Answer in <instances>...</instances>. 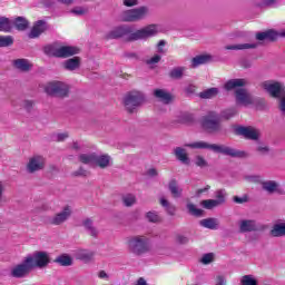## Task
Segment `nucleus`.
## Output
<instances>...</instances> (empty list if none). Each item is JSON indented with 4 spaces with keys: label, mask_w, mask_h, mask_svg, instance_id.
<instances>
[{
    "label": "nucleus",
    "mask_w": 285,
    "mask_h": 285,
    "mask_svg": "<svg viewBox=\"0 0 285 285\" xmlns=\"http://www.w3.org/2000/svg\"><path fill=\"white\" fill-rule=\"evenodd\" d=\"M159 32L157 24H148L144 28L135 30L132 26L121 24L104 36L105 41L115 39H124L126 43H132L135 41H146L151 37H155Z\"/></svg>",
    "instance_id": "1"
},
{
    "label": "nucleus",
    "mask_w": 285,
    "mask_h": 285,
    "mask_svg": "<svg viewBox=\"0 0 285 285\" xmlns=\"http://www.w3.org/2000/svg\"><path fill=\"white\" fill-rule=\"evenodd\" d=\"M245 86H248V80L244 78L229 79L224 83V90L227 92L235 90L234 95L236 104H239L240 106H253V104H255V98H253V95H250Z\"/></svg>",
    "instance_id": "2"
},
{
    "label": "nucleus",
    "mask_w": 285,
    "mask_h": 285,
    "mask_svg": "<svg viewBox=\"0 0 285 285\" xmlns=\"http://www.w3.org/2000/svg\"><path fill=\"white\" fill-rule=\"evenodd\" d=\"M185 148H193L194 150H212L213 153L233 157L234 159H246V157H248L246 151L237 150L226 145L209 144L202 140L191 144H185Z\"/></svg>",
    "instance_id": "3"
},
{
    "label": "nucleus",
    "mask_w": 285,
    "mask_h": 285,
    "mask_svg": "<svg viewBox=\"0 0 285 285\" xmlns=\"http://www.w3.org/2000/svg\"><path fill=\"white\" fill-rule=\"evenodd\" d=\"M148 101L146 94L139 90L128 91L122 98V106L127 115H137L139 108Z\"/></svg>",
    "instance_id": "4"
},
{
    "label": "nucleus",
    "mask_w": 285,
    "mask_h": 285,
    "mask_svg": "<svg viewBox=\"0 0 285 285\" xmlns=\"http://www.w3.org/2000/svg\"><path fill=\"white\" fill-rule=\"evenodd\" d=\"M43 52L48 57H56V59H69L79 55L81 50L75 46L63 45L61 42H53L43 47Z\"/></svg>",
    "instance_id": "5"
},
{
    "label": "nucleus",
    "mask_w": 285,
    "mask_h": 285,
    "mask_svg": "<svg viewBox=\"0 0 285 285\" xmlns=\"http://www.w3.org/2000/svg\"><path fill=\"white\" fill-rule=\"evenodd\" d=\"M127 250L136 257L150 253V239L144 235H135L127 238Z\"/></svg>",
    "instance_id": "6"
},
{
    "label": "nucleus",
    "mask_w": 285,
    "mask_h": 285,
    "mask_svg": "<svg viewBox=\"0 0 285 285\" xmlns=\"http://www.w3.org/2000/svg\"><path fill=\"white\" fill-rule=\"evenodd\" d=\"M45 92L55 99H68L70 97V85L60 80H52L46 83Z\"/></svg>",
    "instance_id": "7"
},
{
    "label": "nucleus",
    "mask_w": 285,
    "mask_h": 285,
    "mask_svg": "<svg viewBox=\"0 0 285 285\" xmlns=\"http://www.w3.org/2000/svg\"><path fill=\"white\" fill-rule=\"evenodd\" d=\"M200 126L205 132L217 135L222 131V117L217 111H208L200 119Z\"/></svg>",
    "instance_id": "8"
},
{
    "label": "nucleus",
    "mask_w": 285,
    "mask_h": 285,
    "mask_svg": "<svg viewBox=\"0 0 285 285\" xmlns=\"http://www.w3.org/2000/svg\"><path fill=\"white\" fill-rule=\"evenodd\" d=\"M148 14H150V8L147 6H141L122 11L119 19L122 21V23H137L139 21H144Z\"/></svg>",
    "instance_id": "9"
},
{
    "label": "nucleus",
    "mask_w": 285,
    "mask_h": 285,
    "mask_svg": "<svg viewBox=\"0 0 285 285\" xmlns=\"http://www.w3.org/2000/svg\"><path fill=\"white\" fill-rule=\"evenodd\" d=\"M32 271V262L28 259V257H24L20 264L11 267L9 276L13 277V279H23L28 277Z\"/></svg>",
    "instance_id": "10"
},
{
    "label": "nucleus",
    "mask_w": 285,
    "mask_h": 285,
    "mask_svg": "<svg viewBox=\"0 0 285 285\" xmlns=\"http://www.w3.org/2000/svg\"><path fill=\"white\" fill-rule=\"evenodd\" d=\"M262 88L268 92L274 99H281L285 96V86L277 81H264Z\"/></svg>",
    "instance_id": "11"
},
{
    "label": "nucleus",
    "mask_w": 285,
    "mask_h": 285,
    "mask_svg": "<svg viewBox=\"0 0 285 285\" xmlns=\"http://www.w3.org/2000/svg\"><path fill=\"white\" fill-rule=\"evenodd\" d=\"M27 259L31 261V268H48L50 264V255L46 252H36L32 255L27 256Z\"/></svg>",
    "instance_id": "12"
},
{
    "label": "nucleus",
    "mask_w": 285,
    "mask_h": 285,
    "mask_svg": "<svg viewBox=\"0 0 285 285\" xmlns=\"http://www.w3.org/2000/svg\"><path fill=\"white\" fill-rule=\"evenodd\" d=\"M69 217H72V208L67 205L62 210L48 218L47 224L50 226H61L66 224Z\"/></svg>",
    "instance_id": "13"
},
{
    "label": "nucleus",
    "mask_w": 285,
    "mask_h": 285,
    "mask_svg": "<svg viewBox=\"0 0 285 285\" xmlns=\"http://www.w3.org/2000/svg\"><path fill=\"white\" fill-rule=\"evenodd\" d=\"M235 132L252 141H259V137H262V131L253 126H238L236 127Z\"/></svg>",
    "instance_id": "14"
},
{
    "label": "nucleus",
    "mask_w": 285,
    "mask_h": 285,
    "mask_svg": "<svg viewBox=\"0 0 285 285\" xmlns=\"http://www.w3.org/2000/svg\"><path fill=\"white\" fill-rule=\"evenodd\" d=\"M43 168H46V158L41 155L30 157L26 165V170L29 175H35V173H39Z\"/></svg>",
    "instance_id": "15"
},
{
    "label": "nucleus",
    "mask_w": 285,
    "mask_h": 285,
    "mask_svg": "<svg viewBox=\"0 0 285 285\" xmlns=\"http://www.w3.org/2000/svg\"><path fill=\"white\" fill-rule=\"evenodd\" d=\"M279 37H285V29L281 32H277L273 29L266 30V31H262V32H257L255 35V39L256 41H277V39H279Z\"/></svg>",
    "instance_id": "16"
},
{
    "label": "nucleus",
    "mask_w": 285,
    "mask_h": 285,
    "mask_svg": "<svg viewBox=\"0 0 285 285\" xmlns=\"http://www.w3.org/2000/svg\"><path fill=\"white\" fill-rule=\"evenodd\" d=\"M239 233H255L259 230V226L255 219H242L238 222Z\"/></svg>",
    "instance_id": "17"
},
{
    "label": "nucleus",
    "mask_w": 285,
    "mask_h": 285,
    "mask_svg": "<svg viewBox=\"0 0 285 285\" xmlns=\"http://www.w3.org/2000/svg\"><path fill=\"white\" fill-rule=\"evenodd\" d=\"M46 30H48V22H46L45 20H38L33 24L28 37H29V39H37L38 37H41V35H43V32H46Z\"/></svg>",
    "instance_id": "18"
},
{
    "label": "nucleus",
    "mask_w": 285,
    "mask_h": 285,
    "mask_svg": "<svg viewBox=\"0 0 285 285\" xmlns=\"http://www.w3.org/2000/svg\"><path fill=\"white\" fill-rule=\"evenodd\" d=\"M94 164L98 168H101L102 170H105V168H110V166H112V157H110V155L108 154H104V155L96 154Z\"/></svg>",
    "instance_id": "19"
},
{
    "label": "nucleus",
    "mask_w": 285,
    "mask_h": 285,
    "mask_svg": "<svg viewBox=\"0 0 285 285\" xmlns=\"http://www.w3.org/2000/svg\"><path fill=\"white\" fill-rule=\"evenodd\" d=\"M63 70H68L69 72H75L81 68V58L72 57L62 62Z\"/></svg>",
    "instance_id": "20"
},
{
    "label": "nucleus",
    "mask_w": 285,
    "mask_h": 285,
    "mask_svg": "<svg viewBox=\"0 0 285 285\" xmlns=\"http://www.w3.org/2000/svg\"><path fill=\"white\" fill-rule=\"evenodd\" d=\"M12 66L16 70H19V72H30L32 70V63L24 58L13 60Z\"/></svg>",
    "instance_id": "21"
},
{
    "label": "nucleus",
    "mask_w": 285,
    "mask_h": 285,
    "mask_svg": "<svg viewBox=\"0 0 285 285\" xmlns=\"http://www.w3.org/2000/svg\"><path fill=\"white\" fill-rule=\"evenodd\" d=\"M154 97L158 99V101H161V104H165V106L173 104V94L168 92L166 89H155Z\"/></svg>",
    "instance_id": "22"
},
{
    "label": "nucleus",
    "mask_w": 285,
    "mask_h": 285,
    "mask_svg": "<svg viewBox=\"0 0 285 285\" xmlns=\"http://www.w3.org/2000/svg\"><path fill=\"white\" fill-rule=\"evenodd\" d=\"M82 226L85 230L94 239H97L99 237V229L95 226V220L92 218H85L82 220Z\"/></svg>",
    "instance_id": "23"
},
{
    "label": "nucleus",
    "mask_w": 285,
    "mask_h": 285,
    "mask_svg": "<svg viewBox=\"0 0 285 285\" xmlns=\"http://www.w3.org/2000/svg\"><path fill=\"white\" fill-rule=\"evenodd\" d=\"M210 62H213V55H198L191 59V68H199V66H204Z\"/></svg>",
    "instance_id": "24"
},
{
    "label": "nucleus",
    "mask_w": 285,
    "mask_h": 285,
    "mask_svg": "<svg viewBox=\"0 0 285 285\" xmlns=\"http://www.w3.org/2000/svg\"><path fill=\"white\" fill-rule=\"evenodd\" d=\"M263 190H266V193H269V195H273V193H279L281 195H284V191L279 189V184L275 180H266L262 183Z\"/></svg>",
    "instance_id": "25"
},
{
    "label": "nucleus",
    "mask_w": 285,
    "mask_h": 285,
    "mask_svg": "<svg viewBox=\"0 0 285 285\" xmlns=\"http://www.w3.org/2000/svg\"><path fill=\"white\" fill-rule=\"evenodd\" d=\"M174 155L178 161L183 163L185 166H190V157H188V153L183 147H176L174 149Z\"/></svg>",
    "instance_id": "26"
},
{
    "label": "nucleus",
    "mask_w": 285,
    "mask_h": 285,
    "mask_svg": "<svg viewBox=\"0 0 285 285\" xmlns=\"http://www.w3.org/2000/svg\"><path fill=\"white\" fill-rule=\"evenodd\" d=\"M168 190H169L171 197H174V199H179V197H181V195L184 193V189H181V187H179L177 179L169 180Z\"/></svg>",
    "instance_id": "27"
},
{
    "label": "nucleus",
    "mask_w": 285,
    "mask_h": 285,
    "mask_svg": "<svg viewBox=\"0 0 285 285\" xmlns=\"http://www.w3.org/2000/svg\"><path fill=\"white\" fill-rule=\"evenodd\" d=\"M259 43L252 42V43H238V45H227L225 46V50H255L258 48Z\"/></svg>",
    "instance_id": "28"
},
{
    "label": "nucleus",
    "mask_w": 285,
    "mask_h": 285,
    "mask_svg": "<svg viewBox=\"0 0 285 285\" xmlns=\"http://www.w3.org/2000/svg\"><path fill=\"white\" fill-rule=\"evenodd\" d=\"M77 259L85 264H90L95 259V252L81 249L77 253Z\"/></svg>",
    "instance_id": "29"
},
{
    "label": "nucleus",
    "mask_w": 285,
    "mask_h": 285,
    "mask_svg": "<svg viewBox=\"0 0 285 285\" xmlns=\"http://www.w3.org/2000/svg\"><path fill=\"white\" fill-rule=\"evenodd\" d=\"M159 204H160V206H163V208H165V212L170 217H175V215H177V207H175V205L170 204V202H168V199H166L165 197H161L159 199Z\"/></svg>",
    "instance_id": "30"
},
{
    "label": "nucleus",
    "mask_w": 285,
    "mask_h": 285,
    "mask_svg": "<svg viewBox=\"0 0 285 285\" xmlns=\"http://www.w3.org/2000/svg\"><path fill=\"white\" fill-rule=\"evenodd\" d=\"M200 226L209 230H217L219 228V220L217 218H205L200 220Z\"/></svg>",
    "instance_id": "31"
},
{
    "label": "nucleus",
    "mask_w": 285,
    "mask_h": 285,
    "mask_svg": "<svg viewBox=\"0 0 285 285\" xmlns=\"http://www.w3.org/2000/svg\"><path fill=\"white\" fill-rule=\"evenodd\" d=\"M219 95V89L217 87H212L198 94L200 99H215Z\"/></svg>",
    "instance_id": "32"
},
{
    "label": "nucleus",
    "mask_w": 285,
    "mask_h": 285,
    "mask_svg": "<svg viewBox=\"0 0 285 285\" xmlns=\"http://www.w3.org/2000/svg\"><path fill=\"white\" fill-rule=\"evenodd\" d=\"M279 0H254L252 6L254 8H273V6H277Z\"/></svg>",
    "instance_id": "33"
},
{
    "label": "nucleus",
    "mask_w": 285,
    "mask_h": 285,
    "mask_svg": "<svg viewBox=\"0 0 285 285\" xmlns=\"http://www.w3.org/2000/svg\"><path fill=\"white\" fill-rule=\"evenodd\" d=\"M55 264H59V266H72V256L68 254H61L55 258Z\"/></svg>",
    "instance_id": "34"
},
{
    "label": "nucleus",
    "mask_w": 285,
    "mask_h": 285,
    "mask_svg": "<svg viewBox=\"0 0 285 285\" xmlns=\"http://www.w3.org/2000/svg\"><path fill=\"white\" fill-rule=\"evenodd\" d=\"M121 202L126 208H131V206L137 204V196H135V194H124L121 196Z\"/></svg>",
    "instance_id": "35"
},
{
    "label": "nucleus",
    "mask_w": 285,
    "mask_h": 285,
    "mask_svg": "<svg viewBox=\"0 0 285 285\" xmlns=\"http://www.w3.org/2000/svg\"><path fill=\"white\" fill-rule=\"evenodd\" d=\"M95 153L80 154L78 156V161H80V164H83L85 166H92V164H95Z\"/></svg>",
    "instance_id": "36"
},
{
    "label": "nucleus",
    "mask_w": 285,
    "mask_h": 285,
    "mask_svg": "<svg viewBox=\"0 0 285 285\" xmlns=\"http://www.w3.org/2000/svg\"><path fill=\"white\" fill-rule=\"evenodd\" d=\"M272 237H284L285 235V223L275 224L271 230Z\"/></svg>",
    "instance_id": "37"
},
{
    "label": "nucleus",
    "mask_w": 285,
    "mask_h": 285,
    "mask_svg": "<svg viewBox=\"0 0 285 285\" xmlns=\"http://www.w3.org/2000/svg\"><path fill=\"white\" fill-rule=\"evenodd\" d=\"M237 108L236 107H232L228 109H225L220 112L219 117H220V121L222 119H225L228 121V119H233V117L237 116Z\"/></svg>",
    "instance_id": "38"
},
{
    "label": "nucleus",
    "mask_w": 285,
    "mask_h": 285,
    "mask_svg": "<svg viewBox=\"0 0 285 285\" xmlns=\"http://www.w3.org/2000/svg\"><path fill=\"white\" fill-rule=\"evenodd\" d=\"M186 72V67H175L169 71L170 79H181Z\"/></svg>",
    "instance_id": "39"
},
{
    "label": "nucleus",
    "mask_w": 285,
    "mask_h": 285,
    "mask_svg": "<svg viewBox=\"0 0 285 285\" xmlns=\"http://www.w3.org/2000/svg\"><path fill=\"white\" fill-rule=\"evenodd\" d=\"M145 217L150 224H159L161 222V216H159V213L155 210L147 212Z\"/></svg>",
    "instance_id": "40"
},
{
    "label": "nucleus",
    "mask_w": 285,
    "mask_h": 285,
    "mask_svg": "<svg viewBox=\"0 0 285 285\" xmlns=\"http://www.w3.org/2000/svg\"><path fill=\"white\" fill-rule=\"evenodd\" d=\"M10 30H12V24L10 23V19L6 17H0V31L10 32Z\"/></svg>",
    "instance_id": "41"
},
{
    "label": "nucleus",
    "mask_w": 285,
    "mask_h": 285,
    "mask_svg": "<svg viewBox=\"0 0 285 285\" xmlns=\"http://www.w3.org/2000/svg\"><path fill=\"white\" fill-rule=\"evenodd\" d=\"M187 209L189 215H193L194 217H202L204 215V210L197 208L193 203L187 204Z\"/></svg>",
    "instance_id": "42"
},
{
    "label": "nucleus",
    "mask_w": 285,
    "mask_h": 285,
    "mask_svg": "<svg viewBox=\"0 0 285 285\" xmlns=\"http://www.w3.org/2000/svg\"><path fill=\"white\" fill-rule=\"evenodd\" d=\"M226 189H218L215 193L216 203H218L219 206H224L226 204Z\"/></svg>",
    "instance_id": "43"
},
{
    "label": "nucleus",
    "mask_w": 285,
    "mask_h": 285,
    "mask_svg": "<svg viewBox=\"0 0 285 285\" xmlns=\"http://www.w3.org/2000/svg\"><path fill=\"white\" fill-rule=\"evenodd\" d=\"M14 26H16L17 30L23 31V30L28 29V21L23 17H18L14 20Z\"/></svg>",
    "instance_id": "44"
},
{
    "label": "nucleus",
    "mask_w": 285,
    "mask_h": 285,
    "mask_svg": "<svg viewBox=\"0 0 285 285\" xmlns=\"http://www.w3.org/2000/svg\"><path fill=\"white\" fill-rule=\"evenodd\" d=\"M200 206L206 208V210H213V208H217L219 205L215 199H205L200 202Z\"/></svg>",
    "instance_id": "45"
},
{
    "label": "nucleus",
    "mask_w": 285,
    "mask_h": 285,
    "mask_svg": "<svg viewBox=\"0 0 285 285\" xmlns=\"http://www.w3.org/2000/svg\"><path fill=\"white\" fill-rule=\"evenodd\" d=\"M161 61V55L155 53L151 58H148L145 60L146 66H149L150 68H155L157 63Z\"/></svg>",
    "instance_id": "46"
},
{
    "label": "nucleus",
    "mask_w": 285,
    "mask_h": 285,
    "mask_svg": "<svg viewBox=\"0 0 285 285\" xmlns=\"http://www.w3.org/2000/svg\"><path fill=\"white\" fill-rule=\"evenodd\" d=\"M12 43H14L12 36H0V48H8Z\"/></svg>",
    "instance_id": "47"
},
{
    "label": "nucleus",
    "mask_w": 285,
    "mask_h": 285,
    "mask_svg": "<svg viewBox=\"0 0 285 285\" xmlns=\"http://www.w3.org/2000/svg\"><path fill=\"white\" fill-rule=\"evenodd\" d=\"M213 262H215L214 253L204 254L200 258V264H204L205 266H208V264H213Z\"/></svg>",
    "instance_id": "48"
},
{
    "label": "nucleus",
    "mask_w": 285,
    "mask_h": 285,
    "mask_svg": "<svg viewBox=\"0 0 285 285\" xmlns=\"http://www.w3.org/2000/svg\"><path fill=\"white\" fill-rule=\"evenodd\" d=\"M195 165L198 166V168H208V161L200 155L195 157Z\"/></svg>",
    "instance_id": "49"
},
{
    "label": "nucleus",
    "mask_w": 285,
    "mask_h": 285,
    "mask_svg": "<svg viewBox=\"0 0 285 285\" xmlns=\"http://www.w3.org/2000/svg\"><path fill=\"white\" fill-rule=\"evenodd\" d=\"M88 175H90V173L86 168L79 167L71 174V177H88Z\"/></svg>",
    "instance_id": "50"
},
{
    "label": "nucleus",
    "mask_w": 285,
    "mask_h": 285,
    "mask_svg": "<svg viewBox=\"0 0 285 285\" xmlns=\"http://www.w3.org/2000/svg\"><path fill=\"white\" fill-rule=\"evenodd\" d=\"M175 242H176V244L184 245V244H188L189 239H188V236L178 234L175 237Z\"/></svg>",
    "instance_id": "51"
},
{
    "label": "nucleus",
    "mask_w": 285,
    "mask_h": 285,
    "mask_svg": "<svg viewBox=\"0 0 285 285\" xmlns=\"http://www.w3.org/2000/svg\"><path fill=\"white\" fill-rule=\"evenodd\" d=\"M35 106V102L32 100H23L22 107L27 112H32V107Z\"/></svg>",
    "instance_id": "52"
},
{
    "label": "nucleus",
    "mask_w": 285,
    "mask_h": 285,
    "mask_svg": "<svg viewBox=\"0 0 285 285\" xmlns=\"http://www.w3.org/2000/svg\"><path fill=\"white\" fill-rule=\"evenodd\" d=\"M122 6H126V8H135V6H139V0H122Z\"/></svg>",
    "instance_id": "53"
},
{
    "label": "nucleus",
    "mask_w": 285,
    "mask_h": 285,
    "mask_svg": "<svg viewBox=\"0 0 285 285\" xmlns=\"http://www.w3.org/2000/svg\"><path fill=\"white\" fill-rule=\"evenodd\" d=\"M256 153H259V155H268V153H271V147L258 146V147H256Z\"/></svg>",
    "instance_id": "54"
},
{
    "label": "nucleus",
    "mask_w": 285,
    "mask_h": 285,
    "mask_svg": "<svg viewBox=\"0 0 285 285\" xmlns=\"http://www.w3.org/2000/svg\"><path fill=\"white\" fill-rule=\"evenodd\" d=\"M233 202H234L235 204H247V202H248V196H243V197L234 196V197H233Z\"/></svg>",
    "instance_id": "55"
},
{
    "label": "nucleus",
    "mask_w": 285,
    "mask_h": 285,
    "mask_svg": "<svg viewBox=\"0 0 285 285\" xmlns=\"http://www.w3.org/2000/svg\"><path fill=\"white\" fill-rule=\"evenodd\" d=\"M257 108H266V100L264 98H255L254 102Z\"/></svg>",
    "instance_id": "56"
},
{
    "label": "nucleus",
    "mask_w": 285,
    "mask_h": 285,
    "mask_svg": "<svg viewBox=\"0 0 285 285\" xmlns=\"http://www.w3.org/2000/svg\"><path fill=\"white\" fill-rule=\"evenodd\" d=\"M278 99H279L278 110L282 112V115H285V94L283 97Z\"/></svg>",
    "instance_id": "57"
},
{
    "label": "nucleus",
    "mask_w": 285,
    "mask_h": 285,
    "mask_svg": "<svg viewBox=\"0 0 285 285\" xmlns=\"http://www.w3.org/2000/svg\"><path fill=\"white\" fill-rule=\"evenodd\" d=\"M164 46H166V40H160L157 43V50H158L159 55H166V50L164 49Z\"/></svg>",
    "instance_id": "58"
},
{
    "label": "nucleus",
    "mask_w": 285,
    "mask_h": 285,
    "mask_svg": "<svg viewBox=\"0 0 285 285\" xmlns=\"http://www.w3.org/2000/svg\"><path fill=\"white\" fill-rule=\"evenodd\" d=\"M86 12H88V11H86L81 7H78V8H75V9L71 10V13L77 14L78 17H81V16L86 14Z\"/></svg>",
    "instance_id": "59"
},
{
    "label": "nucleus",
    "mask_w": 285,
    "mask_h": 285,
    "mask_svg": "<svg viewBox=\"0 0 285 285\" xmlns=\"http://www.w3.org/2000/svg\"><path fill=\"white\" fill-rule=\"evenodd\" d=\"M70 135L68 132L57 134L56 141H66Z\"/></svg>",
    "instance_id": "60"
},
{
    "label": "nucleus",
    "mask_w": 285,
    "mask_h": 285,
    "mask_svg": "<svg viewBox=\"0 0 285 285\" xmlns=\"http://www.w3.org/2000/svg\"><path fill=\"white\" fill-rule=\"evenodd\" d=\"M124 57L126 59H139V56L136 52H125Z\"/></svg>",
    "instance_id": "61"
},
{
    "label": "nucleus",
    "mask_w": 285,
    "mask_h": 285,
    "mask_svg": "<svg viewBox=\"0 0 285 285\" xmlns=\"http://www.w3.org/2000/svg\"><path fill=\"white\" fill-rule=\"evenodd\" d=\"M216 285H226V278L224 276H217Z\"/></svg>",
    "instance_id": "62"
},
{
    "label": "nucleus",
    "mask_w": 285,
    "mask_h": 285,
    "mask_svg": "<svg viewBox=\"0 0 285 285\" xmlns=\"http://www.w3.org/2000/svg\"><path fill=\"white\" fill-rule=\"evenodd\" d=\"M147 175L149 177H157V175H159V173L155 168H150L147 170Z\"/></svg>",
    "instance_id": "63"
},
{
    "label": "nucleus",
    "mask_w": 285,
    "mask_h": 285,
    "mask_svg": "<svg viewBox=\"0 0 285 285\" xmlns=\"http://www.w3.org/2000/svg\"><path fill=\"white\" fill-rule=\"evenodd\" d=\"M46 210H49L48 205H41L40 207H37V208L35 209V213H43V212H46Z\"/></svg>",
    "instance_id": "64"
}]
</instances>
